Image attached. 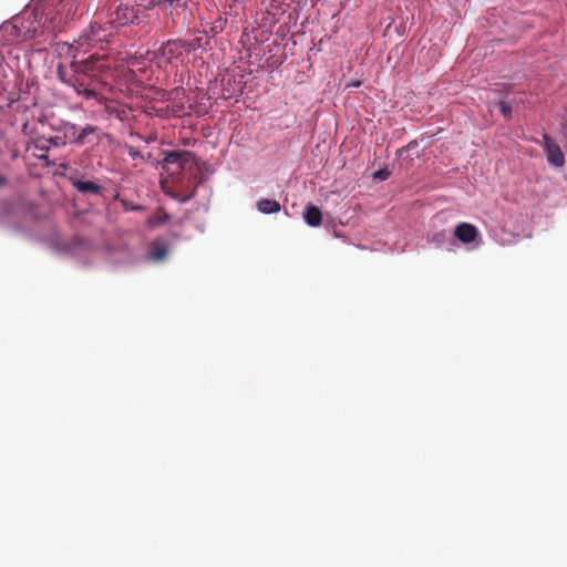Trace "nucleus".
I'll return each instance as SVG.
<instances>
[{
	"mask_svg": "<svg viewBox=\"0 0 567 567\" xmlns=\"http://www.w3.org/2000/svg\"><path fill=\"white\" fill-rule=\"evenodd\" d=\"M124 212H142L144 207L140 204H135L126 198L118 199Z\"/></svg>",
	"mask_w": 567,
	"mask_h": 567,
	"instance_id": "obj_19",
	"label": "nucleus"
},
{
	"mask_svg": "<svg viewBox=\"0 0 567 567\" xmlns=\"http://www.w3.org/2000/svg\"><path fill=\"white\" fill-rule=\"evenodd\" d=\"M125 150L127 151V154L132 159H141V161L145 159L142 152L140 150H137L136 147H134L132 145H125Z\"/></svg>",
	"mask_w": 567,
	"mask_h": 567,
	"instance_id": "obj_23",
	"label": "nucleus"
},
{
	"mask_svg": "<svg viewBox=\"0 0 567 567\" xmlns=\"http://www.w3.org/2000/svg\"><path fill=\"white\" fill-rule=\"evenodd\" d=\"M302 218L309 227H319L322 223V212L318 206L308 204L303 209Z\"/></svg>",
	"mask_w": 567,
	"mask_h": 567,
	"instance_id": "obj_14",
	"label": "nucleus"
},
{
	"mask_svg": "<svg viewBox=\"0 0 567 567\" xmlns=\"http://www.w3.org/2000/svg\"><path fill=\"white\" fill-rule=\"evenodd\" d=\"M417 147V141H411L406 146H405V150L408 152H412L414 148Z\"/></svg>",
	"mask_w": 567,
	"mask_h": 567,
	"instance_id": "obj_28",
	"label": "nucleus"
},
{
	"mask_svg": "<svg viewBox=\"0 0 567 567\" xmlns=\"http://www.w3.org/2000/svg\"><path fill=\"white\" fill-rule=\"evenodd\" d=\"M359 85H360V82L354 83V84H351V86H353V87H357V86H359Z\"/></svg>",
	"mask_w": 567,
	"mask_h": 567,
	"instance_id": "obj_33",
	"label": "nucleus"
},
{
	"mask_svg": "<svg viewBox=\"0 0 567 567\" xmlns=\"http://www.w3.org/2000/svg\"><path fill=\"white\" fill-rule=\"evenodd\" d=\"M49 247L60 256L81 258L90 252L92 243L81 236H74L69 241L55 236L49 240Z\"/></svg>",
	"mask_w": 567,
	"mask_h": 567,
	"instance_id": "obj_5",
	"label": "nucleus"
},
{
	"mask_svg": "<svg viewBox=\"0 0 567 567\" xmlns=\"http://www.w3.org/2000/svg\"><path fill=\"white\" fill-rule=\"evenodd\" d=\"M227 25V18H225L223 14H218L215 20L210 22L209 31L205 30H198V33L206 34L207 39L205 41H210L212 38L216 37L217 34L221 33Z\"/></svg>",
	"mask_w": 567,
	"mask_h": 567,
	"instance_id": "obj_15",
	"label": "nucleus"
},
{
	"mask_svg": "<svg viewBox=\"0 0 567 567\" xmlns=\"http://www.w3.org/2000/svg\"><path fill=\"white\" fill-rule=\"evenodd\" d=\"M8 179L4 176L0 175V187L7 185Z\"/></svg>",
	"mask_w": 567,
	"mask_h": 567,
	"instance_id": "obj_31",
	"label": "nucleus"
},
{
	"mask_svg": "<svg viewBox=\"0 0 567 567\" xmlns=\"http://www.w3.org/2000/svg\"><path fill=\"white\" fill-rule=\"evenodd\" d=\"M497 104L504 117L509 118L513 112L512 106L505 101H499Z\"/></svg>",
	"mask_w": 567,
	"mask_h": 567,
	"instance_id": "obj_24",
	"label": "nucleus"
},
{
	"mask_svg": "<svg viewBox=\"0 0 567 567\" xmlns=\"http://www.w3.org/2000/svg\"><path fill=\"white\" fill-rule=\"evenodd\" d=\"M192 156L193 153L190 151H164V158L161 162V166L163 169H167L169 165H176L178 169L183 171Z\"/></svg>",
	"mask_w": 567,
	"mask_h": 567,
	"instance_id": "obj_9",
	"label": "nucleus"
},
{
	"mask_svg": "<svg viewBox=\"0 0 567 567\" xmlns=\"http://www.w3.org/2000/svg\"><path fill=\"white\" fill-rule=\"evenodd\" d=\"M208 41H204L202 37H195L193 39H171L163 42L157 50V56L164 59L166 62H171L181 58L183 54H190L198 50H206Z\"/></svg>",
	"mask_w": 567,
	"mask_h": 567,
	"instance_id": "obj_4",
	"label": "nucleus"
},
{
	"mask_svg": "<svg viewBox=\"0 0 567 567\" xmlns=\"http://www.w3.org/2000/svg\"><path fill=\"white\" fill-rule=\"evenodd\" d=\"M543 148L547 162L554 167H561L565 164V156L559 145H557L549 135H543Z\"/></svg>",
	"mask_w": 567,
	"mask_h": 567,
	"instance_id": "obj_10",
	"label": "nucleus"
},
{
	"mask_svg": "<svg viewBox=\"0 0 567 567\" xmlns=\"http://www.w3.org/2000/svg\"><path fill=\"white\" fill-rule=\"evenodd\" d=\"M390 171L384 167V168H379L378 171H375L373 173V178L374 179H378V181H386L390 176Z\"/></svg>",
	"mask_w": 567,
	"mask_h": 567,
	"instance_id": "obj_25",
	"label": "nucleus"
},
{
	"mask_svg": "<svg viewBox=\"0 0 567 567\" xmlns=\"http://www.w3.org/2000/svg\"><path fill=\"white\" fill-rule=\"evenodd\" d=\"M105 55L92 54L82 61H72L70 68L59 65L58 78L66 86H71L79 75L97 76L107 70Z\"/></svg>",
	"mask_w": 567,
	"mask_h": 567,
	"instance_id": "obj_2",
	"label": "nucleus"
},
{
	"mask_svg": "<svg viewBox=\"0 0 567 567\" xmlns=\"http://www.w3.org/2000/svg\"><path fill=\"white\" fill-rule=\"evenodd\" d=\"M60 167L64 171H72V167H71V164L70 163H61L60 164ZM75 169H73L74 172Z\"/></svg>",
	"mask_w": 567,
	"mask_h": 567,
	"instance_id": "obj_29",
	"label": "nucleus"
},
{
	"mask_svg": "<svg viewBox=\"0 0 567 567\" xmlns=\"http://www.w3.org/2000/svg\"><path fill=\"white\" fill-rule=\"evenodd\" d=\"M76 95L84 97L85 100L96 99L97 93L94 89L89 87L79 75L75 82L70 86Z\"/></svg>",
	"mask_w": 567,
	"mask_h": 567,
	"instance_id": "obj_17",
	"label": "nucleus"
},
{
	"mask_svg": "<svg viewBox=\"0 0 567 567\" xmlns=\"http://www.w3.org/2000/svg\"><path fill=\"white\" fill-rule=\"evenodd\" d=\"M171 244L163 238L153 239L146 247L144 261L148 264H162L168 257Z\"/></svg>",
	"mask_w": 567,
	"mask_h": 567,
	"instance_id": "obj_8",
	"label": "nucleus"
},
{
	"mask_svg": "<svg viewBox=\"0 0 567 567\" xmlns=\"http://www.w3.org/2000/svg\"><path fill=\"white\" fill-rule=\"evenodd\" d=\"M453 237L465 245H470L477 240L478 230L470 223H461L455 227Z\"/></svg>",
	"mask_w": 567,
	"mask_h": 567,
	"instance_id": "obj_12",
	"label": "nucleus"
},
{
	"mask_svg": "<svg viewBox=\"0 0 567 567\" xmlns=\"http://www.w3.org/2000/svg\"><path fill=\"white\" fill-rule=\"evenodd\" d=\"M154 8H159L163 11L168 10L165 0H150L147 4L141 6L142 12L153 10Z\"/></svg>",
	"mask_w": 567,
	"mask_h": 567,
	"instance_id": "obj_20",
	"label": "nucleus"
},
{
	"mask_svg": "<svg viewBox=\"0 0 567 567\" xmlns=\"http://www.w3.org/2000/svg\"><path fill=\"white\" fill-rule=\"evenodd\" d=\"M34 148L40 152L39 154H37V157L40 161L48 159V153L50 151V145H48V142H45V138H38L34 142Z\"/></svg>",
	"mask_w": 567,
	"mask_h": 567,
	"instance_id": "obj_18",
	"label": "nucleus"
},
{
	"mask_svg": "<svg viewBox=\"0 0 567 567\" xmlns=\"http://www.w3.org/2000/svg\"><path fill=\"white\" fill-rule=\"evenodd\" d=\"M45 142H48V145H50V148L51 147L61 148V147H64V146H66L69 144L68 140L62 138L59 135L45 138Z\"/></svg>",
	"mask_w": 567,
	"mask_h": 567,
	"instance_id": "obj_21",
	"label": "nucleus"
},
{
	"mask_svg": "<svg viewBox=\"0 0 567 567\" xmlns=\"http://www.w3.org/2000/svg\"><path fill=\"white\" fill-rule=\"evenodd\" d=\"M194 196H195V192H192L190 194L179 197V198H177L174 195L172 197L177 199L179 203L184 204V203H187L188 200H190L192 198H194Z\"/></svg>",
	"mask_w": 567,
	"mask_h": 567,
	"instance_id": "obj_26",
	"label": "nucleus"
},
{
	"mask_svg": "<svg viewBox=\"0 0 567 567\" xmlns=\"http://www.w3.org/2000/svg\"><path fill=\"white\" fill-rule=\"evenodd\" d=\"M246 0H234L236 3H244Z\"/></svg>",
	"mask_w": 567,
	"mask_h": 567,
	"instance_id": "obj_32",
	"label": "nucleus"
},
{
	"mask_svg": "<svg viewBox=\"0 0 567 567\" xmlns=\"http://www.w3.org/2000/svg\"><path fill=\"white\" fill-rule=\"evenodd\" d=\"M39 123L43 128L56 133L68 143L73 145L74 133H76V124L55 116L54 114H43L39 117Z\"/></svg>",
	"mask_w": 567,
	"mask_h": 567,
	"instance_id": "obj_6",
	"label": "nucleus"
},
{
	"mask_svg": "<svg viewBox=\"0 0 567 567\" xmlns=\"http://www.w3.org/2000/svg\"><path fill=\"white\" fill-rule=\"evenodd\" d=\"M100 17L105 19L118 32L120 29L130 25H142L145 22L141 19V4L131 1H121L114 8L99 7Z\"/></svg>",
	"mask_w": 567,
	"mask_h": 567,
	"instance_id": "obj_3",
	"label": "nucleus"
},
{
	"mask_svg": "<svg viewBox=\"0 0 567 567\" xmlns=\"http://www.w3.org/2000/svg\"><path fill=\"white\" fill-rule=\"evenodd\" d=\"M561 131L565 137H567V120L561 123Z\"/></svg>",
	"mask_w": 567,
	"mask_h": 567,
	"instance_id": "obj_30",
	"label": "nucleus"
},
{
	"mask_svg": "<svg viewBox=\"0 0 567 567\" xmlns=\"http://www.w3.org/2000/svg\"><path fill=\"white\" fill-rule=\"evenodd\" d=\"M69 182L71 185L81 194L83 195H101L103 192V187L93 182V181H84L78 176V172L74 171V174H70L68 176Z\"/></svg>",
	"mask_w": 567,
	"mask_h": 567,
	"instance_id": "obj_11",
	"label": "nucleus"
},
{
	"mask_svg": "<svg viewBox=\"0 0 567 567\" xmlns=\"http://www.w3.org/2000/svg\"><path fill=\"white\" fill-rule=\"evenodd\" d=\"M168 219H169V215L167 213H161L158 215L151 216L148 218V223L151 226L155 227V226H161V225L165 224L166 221H168Z\"/></svg>",
	"mask_w": 567,
	"mask_h": 567,
	"instance_id": "obj_22",
	"label": "nucleus"
},
{
	"mask_svg": "<svg viewBox=\"0 0 567 567\" xmlns=\"http://www.w3.org/2000/svg\"><path fill=\"white\" fill-rule=\"evenodd\" d=\"M256 208L262 215H271L279 213L282 206L276 199L262 198L256 203Z\"/></svg>",
	"mask_w": 567,
	"mask_h": 567,
	"instance_id": "obj_16",
	"label": "nucleus"
},
{
	"mask_svg": "<svg viewBox=\"0 0 567 567\" xmlns=\"http://www.w3.org/2000/svg\"><path fill=\"white\" fill-rule=\"evenodd\" d=\"M110 135L96 125L86 124L82 127L76 125V133H74L73 145L83 146L87 143H100L104 137Z\"/></svg>",
	"mask_w": 567,
	"mask_h": 567,
	"instance_id": "obj_7",
	"label": "nucleus"
},
{
	"mask_svg": "<svg viewBox=\"0 0 567 567\" xmlns=\"http://www.w3.org/2000/svg\"><path fill=\"white\" fill-rule=\"evenodd\" d=\"M116 34L117 32L113 25L100 17V9L97 8L94 13V20L74 40V47L79 52H86L96 48L103 49L105 44L113 41Z\"/></svg>",
	"mask_w": 567,
	"mask_h": 567,
	"instance_id": "obj_1",
	"label": "nucleus"
},
{
	"mask_svg": "<svg viewBox=\"0 0 567 567\" xmlns=\"http://www.w3.org/2000/svg\"><path fill=\"white\" fill-rule=\"evenodd\" d=\"M182 1L183 0H165L166 6H167L168 9L178 7Z\"/></svg>",
	"mask_w": 567,
	"mask_h": 567,
	"instance_id": "obj_27",
	"label": "nucleus"
},
{
	"mask_svg": "<svg viewBox=\"0 0 567 567\" xmlns=\"http://www.w3.org/2000/svg\"><path fill=\"white\" fill-rule=\"evenodd\" d=\"M429 241L441 250L453 251L455 247L454 237L446 230L434 233Z\"/></svg>",
	"mask_w": 567,
	"mask_h": 567,
	"instance_id": "obj_13",
	"label": "nucleus"
}]
</instances>
